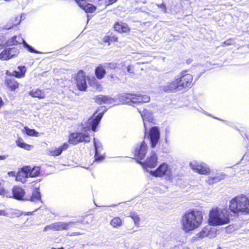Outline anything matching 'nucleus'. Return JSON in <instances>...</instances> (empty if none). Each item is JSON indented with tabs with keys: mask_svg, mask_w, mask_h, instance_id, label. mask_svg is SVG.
Instances as JSON below:
<instances>
[{
	"mask_svg": "<svg viewBox=\"0 0 249 249\" xmlns=\"http://www.w3.org/2000/svg\"><path fill=\"white\" fill-rule=\"evenodd\" d=\"M204 213L202 211L190 209L182 215L181 219L182 230L188 232L199 228L204 220Z\"/></svg>",
	"mask_w": 249,
	"mask_h": 249,
	"instance_id": "nucleus-1",
	"label": "nucleus"
},
{
	"mask_svg": "<svg viewBox=\"0 0 249 249\" xmlns=\"http://www.w3.org/2000/svg\"><path fill=\"white\" fill-rule=\"evenodd\" d=\"M229 210L235 215L249 214V198L245 195H239L229 201Z\"/></svg>",
	"mask_w": 249,
	"mask_h": 249,
	"instance_id": "nucleus-2",
	"label": "nucleus"
},
{
	"mask_svg": "<svg viewBox=\"0 0 249 249\" xmlns=\"http://www.w3.org/2000/svg\"><path fill=\"white\" fill-rule=\"evenodd\" d=\"M229 210H220L218 207L212 208L209 213L208 222L211 226H216L228 224L230 222Z\"/></svg>",
	"mask_w": 249,
	"mask_h": 249,
	"instance_id": "nucleus-3",
	"label": "nucleus"
},
{
	"mask_svg": "<svg viewBox=\"0 0 249 249\" xmlns=\"http://www.w3.org/2000/svg\"><path fill=\"white\" fill-rule=\"evenodd\" d=\"M150 100L148 95L131 93H124L120 97V100L123 104L129 105L148 103Z\"/></svg>",
	"mask_w": 249,
	"mask_h": 249,
	"instance_id": "nucleus-4",
	"label": "nucleus"
},
{
	"mask_svg": "<svg viewBox=\"0 0 249 249\" xmlns=\"http://www.w3.org/2000/svg\"><path fill=\"white\" fill-rule=\"evenodd\" d=\"M182 90L191 88L194 84V76L189 70H183L177 76Z\"/></svg>",
	"mask_w": 249,
	"mask_h": 249,
	"instance_id": "nucleus-5",
	"label": "nucleus"
},
{
	"mask_svg": "<svg viewBox=\"0 0 249 249\" xmlns=\"http://www.w3.org/2000/svg\"><path fill=\"white\" fill-rule=\"evenodd\" d=\"M86 77V72L82 70H79L72 76V78L74 81L76 86L79 90L82 91L87 90L88 86Z\"/></svg>",
	"mask_w": 249,
	"mask_h": 249,
	"instance_id": "nucleus-6",
	"label": "nucleus"
},
{
	"mask_svg": "<svg viewBox=\"0 0 249 249\" xmlns=\"http://www.w3.org/2000/svg\"><path fill=\"white\" fill-rule=\"evenodd\" d=\"M90 141L89 135L80 132H72L70 134L68 143L76 145L80 142H89Z\"/></svg>",
	"mask_w": 249,
	"mask_h": 249,
	"instance_id": "nucleus-7",
	"label": "nucleus"
},
{
	"mask_svg": "<svg viewBox=\"0 0 249 249\" xmlns=\"http://www.w3.org/2000/svg\"><path fill=\"white\" fill-rule=\"evenodd\" d=\"M76 224L75 222L70 221L68 222H57L52 223L50 225L46 226L44 229L43 231H67L70 229L71 225H74Z\"/></svg>",
	"mask_w": 249,
	"mask_h": 249,
	"instance_id": "nucleus-8",
	"label": "nucleus"
},
{
	"mask_svg": "<svg viewBox=\"0 0 249 249\" xmlns=\"http://www.w3.org/2000/svg\"><path fill=\"white\" fill-rule=\"evenodd\" d=\"M7 43L10 46H17L24 43V46L27 49L29 52L37 54L40 53L39 51L35 50L31 46L26 43L20 35H16L12 37L7 40Z\"/></svg>",
	"mask_w": 249,
	"mask_h": 249,
	"instance_id": "nucleus-9",
	"label": "nucleus"
},
{
	"mask_svg": "<svg viewBox=\"0 0 249 249\" xmlns=\"http://www.w3.org/2000/svg\"><path fill=\"white\" fill-rule=\"evenodd\" d=\"M161 89L163 91L166 93H174L183 90L177 77L162 86Z\"/></svg>",
	"mask_w": 249,
	"mask_h": 249,
	"instance_id": "nucleus-10",
	"label": "nucleus"
},
{
	"mask_svg": "<svg viewBox=\"0 0 249 249\" xmlns=\"http://www.w3.org/2000/svg\"><path fill=\"white\" fill-rule=\"evenodd\" d=\"M6 90L10 92H17L20 87V83L13 77H7L4 81Z\"/></svg>",
	"mask_w": 249,
	"mask_h": 249,
	"instance_id": "nucleus-11",
	"label": "nucleus"
},
{
	"mask_svg": "<svg viewBox=\"0 0 249 249\" xmlns=\"http://www.w3.org/2000/svg\"><path fill=\"white\" fill-rule=\"evenodd\" d=\"M147 151V144L144 141H142L140 145L137 146L134 151L133 154L135 159L138 162L144 159Z\"/></svg>",
	"mask_w": 249,
	"mask_h": 249,
	"instance_id": "nucleus-12",
	"label": "nucleus"
},
{
	"mask_svg": "<svg viewBox=\"0 0 249 249\" xmlns=\"http://www.w3.org/2000/svg\"><path fill=\"white\" fill-rule=\"evenodd\" d=\"M158 162V157L155 152H152L150 155L144 161H138L144 168L147 167L153 168L156 166Z\"/></svg>",
	"mask_w": 249,
	"mask_h": 249,
	"instance_id": "nucleus-13",
	"label": "nucleus"
},
{
	"mask_svg": "<svg viewBox=\"0 0 249 249\" xmlns=\"http://www.w3.org/2000/svg\"><path fill=\"white\" fill-rule=\"evenodd\" d=\"M170 172V170L168 164L163 163L159 166L156 170L151 171L150 173L153 177L161 178Z\"/></svg>",
	"mask_w": 249,
	"mask_h": 249,
	"instance_id": "nucleus-14",
	"label": "nucleus"
},
{
	"mask_svg": "<svg viewBox=\"0 0 249 249\" xmlns=\"http://www.w3.org/2000/svg\"><path fill=\"white\" fill-rule=\"evenodd\" d=\"M18 53V50L14 48H6L0 53V60H8L16 56Z\"/></svg>",
	"mask_w": 249,
	"mask_h": 249,
	"instance_id": "nucleus-15",
	"label": "nucleus"
},
{
	"mask_svg": "<svg viewBox=\"0 0 249 249\" xmlns=\"http://www.w3.org/2000/svg\"><path fill=\"white\" fill-rule=\"evenodd\" d=\"M26 71L27 68L25 66L21 65L18 66L17 70H15L13 72L6 71L5 73L8 76L22 78L25 77Z\"/></svg>",
	"mask_w": 249,
	"mask_h": 249,
	"instance_id": "nucleus-16",
	"label": "nucleus"
},
{
	"mask_svg": "<svg viewBox=\"0 0 249 249\" xmlns=\"http://www.w3.org/2000/svg\"><path fill=\"white\" fill-rule=\"evenodd\" d=\"M160 136L159 128L158 126L152 127L149 130V137L151 146L154 147L158 142Z\"/></svg>",
	"mask_w": 249,
	"mask_h": 249,
	"instance_id": "nucleus-17",
	"label": "nucleus"
},
{
	"mask_svg": "<svg viewBox=\"0 0 249 249\" xmlns=\"http://www.w3.org/2000/svg\"><path fill=\"white\" fill-rule=\"evenodd\" d=\"M190 166L193 171L199 174L208 175L210 172V169L203 163L195 162L193 164L191 163Z\"/></svg>",
	"mask_w": 249,
	"mask_h": 249,
	"instance_id": "nucleus-18",
	"label": "nucleus"
},
{
	"mask_svg": "<svg viewBox=\"0 0 249 249\" xmlns=\"http://www.w3.org/2000/svg\"><path fill=\"white\" fill-rule=\"evenodd\" d=\"M113 28L114 31L120 34L127 33L130 31V28L128 25L120 21L115 22L113 25Z\"/></svg>",
	"mask_w": 249,
	"mask_h": 249,
	"instance_id": "nucleus-19",
	"label": "nucleus"
},
{
	"mask_svg": "<svg viewBox=\"0 0 249 249\" xmlns=\"http://www.w3.org/2000/svg\"><path fill=\"white\" fill-rule=\"evenodd\" d=\"M95 114L96 112L88 120V124L91 126V130L94 132L96 131L97 126L103 116V113H100L97 115H95Z\"/></svg>",
	"mask_w": 249,
	"mask_h": 249,
	"instance_id": "nucleus-20",
	"label": "nucleus"
},
{
	"mask_svg": "<svg viewBox=\"0 0 249 249\" xmlns=\"http://www.w3.org/2000/svg\"><path fill=\"white\" fill-rule=\"evenodd\" d=\"M69 146L68 142H64L59 147L50 150L48 151V154L51 156L57 157L60 155L63 151L66 150L69 148Z\"/></svg>",
	"mask_w": 249,
	"mask_h": 249,
	"instance_id": "nucleus-21",
	"label": "nucleus"
},
{
	"mask_svg": "<svg viewBox=\"0 0 249 249\" xmlns=\"http://www.w3.org/2000/svg\"><path fill=\"white\" fill-rule=\"evenodd\" d=\"M12 195L15 199L22 200H23L25 191L22 187L18 186H14L12 189Z\"/></svg>",
	"mask_w": 249,
	"mask_h": 249,
	"instance_id": "nucleus-22",
	"label": "nucleus"
},
{
	"mask_svg": "<svg viewBox=\"0 0 249 249\" xmlns=\"http://www.w3.org/2000/svg\"><path fill=\"white\" fill-rule=\"evenodd\" d=\"M25 200L33 202L41 201V196L40 192H39V188H34L32 192L31 195L29 196H27Z\"/></svg>",
	"mask_w": 249,
	"mask_h": 249,
	"instance_id": "nucleus-23",
	"label": "nucleus"
},
{
	"mask_svg": "<svg viewBox=\"0 0 249 249\" xmlns=\"http://www.w3.org/2000/svg\"><path fill=\"white\" fill-rule=\"evenodd\" d=\"M138 111L139 113L141 114L142 117V118L144 125L145 127L146 125V122L151 123L152 122L153 117L152 115V113L149 112L147 109H139Z\"/></svg>",
	"mask_w": 249,
	"mask_h": 249,
	"instance_id": "nucleus-24",
	"label": "nucleus"
},
{
	"mask_svg": "<svg viewBox=\"0 0 249 249\" xmlns=\"http://www.w3.org/2000/svg\"><path fill=\"white\" fill-rule=\"evenodd\" d=\"M28 170V167L26 166L22 168L18 172L16 176V180L21 182H24L26 178L30 177Z\"/></svg>",
	"mask_w": 249,
	"mask_h": 249,
	"instance_id": "nucleus-25",
	"label": "nucleus"
},
{
	"mask_svg": "<svg viewBox=\"0 0 249 249\" xmlns=\"http://www.w3.org/2000/svg\"><path fill=\"white\" fill-rule=\"evenodd\" d=\"M106 73V71L103 65L99 64L95 67L94 74L97 79L101 80L103 79Z\"/></svg>",
	"mask_w": 249,
	"mask_h": 249,
	"instance_id": "nucleus-26",
	"label": "nucleus"
},
{
	"mask_svg": "<svg viewBox=\"0 0 249 249\" xmlns=\"http://www.w3.org/2000/svg\"><path fill=\"white\" fill-rule=\"evenodd\" d=\"M87 13H92L95 11L96 7L92 4L88 2H82V4H77Z\"/></svg>",
	"mask_w": 249,
	"mask_h": 249,
	"instance_id": "nucleus-27",
	"label": "nucleus"
},
{
	"mask_svg": "<svg viewBox=\"0 0 249 249\" xmlns=\"http://www.w3.org/2000/svg\"><path fill=\"white\" fill-rule=\"evenodd\" d=\"M29 95L33 98H36L39 99H43L45 97V92L39 89H33L29 91Z\"/></svg>",
	"mask_w": 249,
	"mask_h": 249,
	"instance_id": "nucleus-28",
	"label": "nucleus"
},
{
	"mask_svg": "<svg viewBox=\"0 0 249 249\" xmlns=\"http://www.w3.org/2000/svg\"><path fill=\"white\" fill-rule=\"evenodd\" d=\"M93 216L92 214H89L83 217L82 219L81 220H78L77 221H75L76 224L74 225H71V227L76 226L78 224L81 223L82 224H91L93 220Z\"/></svg>",
	"mask_w": 249,
	"mask_h": 249,
	"instance_id": "nucleus-29",
	"label": "nucleus"
},
{
	"mask_svg": "<svg viewBox=\"0 0 249 249\" xmlns=\"http://www.w3.org/2000/svg\"><path fill=\"white\" fill-rule=\"evenodd\" d=\"M16 143L18 147L26 150H30L34 147L33 145L25 143L23 139L21 137L18 138L16 141Z\"/></svg>",
	"mask_w": 249,
	"mask_h": 249,
	"instance_id": "nucleus-30",
	"label": "nucleus"
},
{
	"mask_svg": "<svg viewBox=\"0 0 249 249\" xmlns=\"http://www.w3.org/2000/svg\"><path fill=\"white\" fill-rule=\"evenodd\" d=\"M94 100L95 102L99 105L109 103L111 101V99L109 97L103 95H99L95 96Z\"/></svg>",
	"mask_w": 249,
	"mask_h": 249,
	"instance_id": "nucleus-31",
	"label": "nucleus"
},
{
	"mask_svg": "<svg viewBox=\"0 0 249 249\" xmlns=\"http://www.w3.org/2000/svg\"><path fill=\"white\" fill-rule=\"evenodd\" d=\"M102 40L104 43H107L108 45H110L112 42H118V37L114 34H111L109 35L105 36Z\"/></svg>",
	"mask_w": 249,
	"mask_h": 249,
	"instance_id": "nucleus-32",
	"label": "nucleus"
},
{
	"mask_svg": "<svg viewBox=\"0 0 249 249\" xmlns=\"http://www.w3.org/2000/svg\"><path fill=\"white\" fill-rule=\"evenodd\" d=\"M26 167H28L29 169V175L30 177L34 178L39 175L40 170L39 167L34 166L31 167L30 166H26Z\"/></svg>",
	"mask_w": 249,
	"mask_h": 249,
	"instance_id": "nucleus-33",
	"label": "nucleus"
},
{
	"mask_svg": "<svg viewBox=\"0 0 249 249\" xmlns=\"http://www.w3.org/2000/svg\"><path fill=\"white\" fill-rule=\"evenodd\" d=\"M210 230L209 228L205 227H203L201 230L196 234V236L197 238H203L204 237L208 236Z\"/></svg>",
	"mask_w": 249,
	"mask_h": 249,
	"instance_id": "nucleus-34",
	"label": "nucleus"
},
{
	"mask_svg": "<svg viewBox=\"0 0 249 249\" xmlns=\"http://www.w3.org/2000/svg\"><path fill=\"white\" fill-rule=\"evenodd\" d=\"M123 221L122 219L118 216L114 217L110 222V224L113 228H118L122 226Z\"/></svg>",
	"mask_w": 249,
	"mask_h": 249,
	"instance_id": "nucleus-35",
	"label": "nucleus"
},
{
	"mask_svg": "<svg viewBox=\"0 0 249 249\" xmlns=\"http://www.w3.org/2000/svg\"><path fill=\"white\" fill-rule=\"evenodd\" d=\"M24 131L25 133L28 136L36 137L38 136V132H37L35 129H30L27 126H25L24 127Z\"/></svg>",
	"mask_w": 249,
	"mask_h": 249,
	"instance_id": "nucleus-36",
	"label": "nucleus"
},
{
	"mask_svg": "<svg viewBox=\"0 0 249 249\" xmlns=\"http://www.w3.org/2000/svg\"><path fill=\"white\" fill-rule=\"evenodd\" d=\"M94 148H95L94 160L95 161H101V160H103L104 159L105 156H104L102 155H100L98 153V151H97V148H98L97 144L96 143L95 141L94 142Z\"/></svg>",
	"mask_w": 249,
	"mask_h": 249,
	"instance_id": "nucleus-37",
	"label": "nucleus"
},
{
	"mask_svg": "<svg viewBox=\"0 0 249 249\" xmlns=\"http://www.w3.org/2000/svg\"><path fill=\"white\" fill-rule=\"evenodd\" d=\"M129 216L133 220L136 226L139 225L140 221V218L136 212H130Z\"/></svg>",
	"mask_w": 249,
	"mask_h": 249,
	"instance_id": "nucleus-38",
	"label": "nucleus"
},
{
	"mask_svg": "<svg viewBox=\"0 0 249 249\" xmlns=\"http://www.w3.org/2000/svg\"><path fill=\"white\" fill-rule=\"evenodd\" d=\"M221 178L218 176H215L214 177H209L208 178V179L207 180V182L208 184H213L216 182H217L221 180Z\"/></svg>",
	"mask_w": 249,
	"mask_h": 249,
	"instance_id": "nucleus-39",
	"label": "nucleus"
},
{
	"mask_svg": "<svg viewBox=\"0 0 249 249\" xmlns=\"http://www.w3.org/2000/svg\"><path fill=\"white\" fill-rule=\"evenodd\" d=\"M94 77H92L91 79H88L89 80V85L91 86H97L99 85L98 82Z\"/></svg>",
	"mask_w": 249,
	"mask_h": 249,
	"instance_id": "nucleus-40",
	"label": "nucleus"
},
{
	"mask_svg": "<svg viewBox=\"0 0 249 249\" xmlns=\"http://www.w3.org/2000/svg\"><path fill=\"white\" fill-rule=\"evenodd\" d=\"M21 21V17L20 16H17L15 18L14 20L13 21L14 25H18Z\"/></svg>",
	"mask_w": 249,
	"mask_h": 249,
	"instance_id": "nucleus-41",
	"label": "nucleus"
},
{
	"mask_svg": "<svg viewBox=\"0 0 249 249\" xmlns=\"http://www.w3.org/2000/svg\"><path fill=\"white\" fill-rule=\"evenodd\" d=\"M107 78L110 81L119 79V78L114 74H110L108 75Z\"/></svg>",
	"mask_w": 249,
	"mask_h": 249,
	"instance_id": "nucleus-42",
	"label": "nucleus"
},
{
	"mask_svg": "<svg viewBox=\"0 0 249 249\" xmlns=\"http://www.w3.org/2000/svg\"><path fill=\"white\" fill-rule=\"evenodd\" d=\"M127 71L129 73H134V68L132 65H128L127 67Z\"/></svg>",
	"mask_w": 249,
	"mask_h": 249,
	"instance_id": "nucleus-43",
	"label": "nucleus"
},
{
	"mask_svg": "<svg viewBox=\"0 0 249 249\" xmlns=\"http://www.w3.org/2000/svg\"><path fill=\"white\" fill-rule=\"evenodd\" d=\"M82 233L80 232H73L71 233H68L67 235L69 236H78L81 235Z\"/></svg>",
	"mask_w": 249,
	"mask_h": 249,
	"instance_id": "nucleus-44",
	"label": "nucleus"
},
{
	"mask_svg": "<svg viewBox=\"0 0 249 249\" xmlns=\"http://www.w3.org/2000/svg\"><path fill=\"white\" fill-rule=\"evenodd\" d=\"M38 209H36V210H35V211H37ZM34 212H35V211H32V212H23V213H22L21 214H23L24 215H32V214H33Z\"/></svg>",
	"mask_w": 249,
	"mask_h": 249,
	"instance_id": "nucleus-45",
	"label": "nucleus"
},
{
	"mask_svg": "<svg viewBox=\"0 0 249 249\" xmlns=\"http://www.w3.org/2000/svg\"><path fill=\"white\" fill-rule=\"evenodd\" d=\"M77 4H82V2H88L89 1V0H75Z\"/></svg>",
	"mask_w": 249,
	"mask_h": 249,
	"instance_id": "nucleus-46",
	"label": "nucleus"
},
{
	"mask_svg": "<svg viewBox=\"0 0 249 249\" xmlns=\"http://www.w3.org/2000/svg\"><path fill=\"white\" fill-rule=\"evenodd\" d=\"M8 213L4 210H0V215H7Z\"/></svg>",
	"mask_w": 249,
	"mask_h": 249,
	"instance_id": "nucleus-47",
	"label": "nucleus"
},
{
	"mask_svg": "<svg viewBox=\"0 0 249 249\" xmlns=\"http://www.w3.org/2000/svg\"><path fill=\"white\" fill-rule=\"evenodd\" d=\"M5 190L4 188H1L0 187V195H5Z\"/></svg>",
	"mask_w": 249,
	"mask_h": 249,
	"instance_id": "nucleus-48",
	"label": "nucleus"
},
{
	"mask_svg": "<svg viewBox=\"0 0 249 249\" xmlns=\"http://www.w3.org/2000/svg\"><path fill=\"white\" fill-rule=\"evenodd\" d=\"M8 174L9 176L15 177L16 176L15 172L14 171H10L8 173Z\"/></svg>",
	"mask_w": 249,
	"mask_h": 249,
	"instance_id": "nucleus-49",
	"label": "nucleus"
},
{
	"mask_svg": "<svg viewBox=\"0 0 249 249\" xmlns=\"http://www.w3.org/2000/svg\"><path fill=\"white\" fill-rule=\"evenodd\" d=\"M8 157L7 155H1L0 156V161L5 160Z\"/></svg>",
	"mask_w": 249,
	"mask_h": 249,
	"instance_id": "nucleus-50",
	"label": "nucleus"
},
{
	"mask_svg": "<svg viewBox=\"0 0 249 249\" xmlns=\"http://www.w3.org/2000/svg\"><path fill=\"white\" fill-rule=\"evenodd\" d=\"M4 102L2 98L0 96V108L4 105Z\"/></svg>",
	"mask_w": 249,
	"mask_h": 249,
	"instance_id": "nucleus-51",
	"label": "nucleus"
},
{
	"mask_svg": "<svg viewBox=\"0 0 249 249\" xmlns=\"http://www.w3.org/2000/svg\"><path fill=\"white\" fill-rule=\"evenodd\" d=\"M222 46H227V45H230L231 44V43H229L227 41H224V42H222Z\"/></svg>",
	"mask_w": 249,
	"mask_h": 249,
	"instance_id": "nucleus-52",
	"label": "nucleus"
},
{
	"mask_svg": "<svg viewBox=\"0 0 249 249\" xmlns=\"http://www.w3.org/2000/svg\"><path fill=\"white\" fill-rule=\"evenodd\" d=\"M117 0H108L109 4H112L115 3Z\"/></svg>",
	"mask_w": 249,
	"mask_h": 249,
	"instance_id": "nucleus-53",
	"label": "nucleus"
},
{
	"mask_svg": "<svg viewBox=\"0 0 249 249\" xmlns=\"http://www.w3.org/2000/svg\"><path fill=\"white\" fill-rule=\"evenodd\" d=\"M191 62H192V60H191V59H189L187 60V61H186V63H187L188 64H190Z\"/></svg>",
	"mask_w": 249,
	"mask_h": 249,
	"instance_id": "nucleus-54",
	"label": "nucleus"
},
{
	"mask_svg": "<svg viewBox=\"0 0 249 249\" xmlns=\"http://www.w3.org/2000/svg\"><path fill=\"white\" fill-rule=\"evenodd\" d=\"M51 249H64V248L63 247H61V248H52Z\"/></svg>",
	"mask_w": 249,
	"mask_h": 249,
	"instance_id": "nucleus-55",
	"label": "nucleus"
},
{
	"mask_svg": "<svg viewBox=\"0 0 249 249\" xmlns=\"http://www.w3.org/2000/svg\"><path fill=\"white\" fill-rule=\"evenodd\" d=\"M4 48V45H0V49H2Z\"/></svg>",
	"mask_w": 249,
	"mask_h": 249,
	"instance_id": "nucleus-56",
	"label": "nucleus"
},
{
	"mask_svg": "<svg viewBox=\"0 0 249 249\" xmlns=\"http://www.w3.org/2000/svg\"><path fill=\"white\" fill-rule=\"evenodd\" d=\"M111 65H112V64L111 63L108 64V65H109V66H110Z\"/></svg>",
	"mask_w": 249,
	"mask_h": 249,
	"instance_id": "nucleus-57",
	"label": "nucleus"
},
{
	"mask_svg": "<svg viewBox=\"0 0 249 249\" xmlns=\"http://www.w3.org/2000/svg\"><path fill=\"white\" fill-rule=\"evenodd\" d=\"M89 1H90V0H89Z\"/></svg>",
	"mask_w": 249,
	"mask_h": 249,
	"instance_id": "nucleus-58",
	"label": "nucleus"
}]
</instances>
